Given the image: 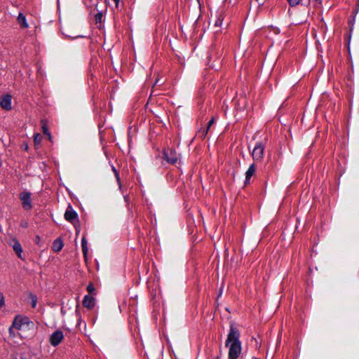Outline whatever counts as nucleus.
Segmentation results:
<instances>
[{"instance_id":"1","label":"nucleus","mask_w":359,"mask_h":359,"mask_svg":"<svg viewBox=\"0 0 359 359\" xmlns=\"http://www.w3.org/2000/svg\"><path fill=\"white\" fill-rule=\"evenodd\" d=\"M240 337L241 333L239 330L231 324L225 341V346L229 347L228 359H238L242 351V344L240 341Z\"/></svg>"},{"instance_id":"2","label":"nucleus","mask_w":359,"mask_h":359,"mask_svg":"<svg viewBox=\"0 0 359 359\" xmlns=\"http://www.w3.org/2000/svg\"><path fill=\"white\" fill-rule=\"evenodd\" d=\"M163 158L170 164H175L178 160L175 150L172 148H167L163 150Z\"/></svg>"},{"instance_id":"3","label":"nucleus","mask_w":359,"mask_h":359,"mask_svg":"<svg viewBox=\"0 0 359 359\" xmlns=\"http://www.w3.org/2000/svg\"><path fill=\"white\" fill-rule=\"evenodd\" d=\"M20 199L21 200L22 208L25 210H28L32 209L31 194L29 192H22L20 194Z\"/></svg>"},{"instance_id":"4","label":"nucleus","mask_w":359,"mask_h":359,"mask_svg":"<svg viewBox=\"0 0 359 359\" xmlns=\"http://www.w3.org/2000/svg\"><path fill=\"white\" fill-rule=\"evenodd\" d=\"M63 338V332L61 330H56L50 336L49 341L52 346H56L62 341Z\"/></svg>"},{"instance_id":"5","label":"nucleus","mask_w":359,"mask_h":359,"mask_svg":"<svg viewBox=\"0 0 359 359\" xmlns=\"http://www.w3.org/2000/svg\"><path fill=\"white\" fill-rule=\"evenodd\" d=\"M65 218L67 221L74 223V220L78 218V215L75 210H73L72 207L69 205L67 210L65 213Z\"/></svg>"},{"instance_id":"6","label":"nucleus","mask_w":359,"mask_h":359,"mask_svg":"<svg viewBox=\"0 0 359 359\" xmlns=\"http://www.w3.org/2000/svg\"><path fill=\"white\" fill-rule=\"evenodd\" d=\"M264 147L262 142H257L253 149L252 156L255 159L262 158L264 154Z\"/></svg>"},{"instance_id":"7","label":"nucleus","mask_w":359,"mask_h":359,"mask_svg":"<svg viewBox=\"0 0 359 359\" xmlns=\"http://www.w3.org/2000/svg\"><path fill=\"white\" fill-rule=\"evenodd\" d=\"M11 99L12 97L11 95L7 94L6 95H4L0 101L1 107L5 110H11L12 108Z\"/></svg>"},{"instance_id":"8","label":"nucleus","mask_w":359,"mask_h":359,"mask_svg":"<svg viewBox=\"0 0 359 359\" xmlns=\"http://www.w3.org/2000/svg\"><path fill=\"white\" fill-rule=\"evenodd\" d=\"M10 245L12 246L13 250L15 252L18 257L22 259L21 254L22 252V249L19 241L15 238H13L11 240Z\"/></svg>"},{"instance_id":"9","label":"nucleus","mask_w":359,"mask_h":359,"mask_svg":"<svg viewBox=\"0 0 359 359\" xmlns=\"http://www.w3.org/2000/svg\"><path fill=\"white\" fill-rule=\"evenodd\" d=\"M83 306L88 309H92L95 304V299L90 295H86L83 300Z\"/></svg>"},{"instance_id":"10","label":"nucleus","mask_w":359,"mask_h":359,"mask_svg":"<svg viewBox=\"0 0 359 359\" xmlns=\"http://www.w3.org/2000/svg\"><path fill=\"white\" fill-rule=\"evenodd\" d=\"M256 171V165L255 163H252L250 165L248 170L245 172V184L250 183V178L252 176L255 174Z\"/></svg>"},{"instance_id":"11","label":"nucleus","mask_w":359,"mask_h":359,"mask_svg":"<svg viewBox=\"0 0 359 359\" xmlns=\"http://www.w3.org/2000/svg\"><path fill=\"white\" fill-rule=\"evenodd\" d=\"M134 302H135V300L133 299L132 297H130V298L128 300V312H129V318H128V321L130 323H131L133 320H134V307H133V305H134Z\"/></svg>"},{"instance_id":"12","label":"nucleus","mask_w":359,"mask_h":359,"mask_svg":"<svg viewBox=\"0 0 359 359\" xmlns=\"http://www.w3.org/2000/svg\"><path fill=\"white\" fill-rule=\"evenodd\" d=\"M63 247L62 241L60 238H57L53 243V250L55 252H60Z\"/></svg>"},{"instance_id":"13","label":"nucleus","mask_w":359,"mask_h":359,"mask_svg":"<svg viewBox=\"0 0 359 359\" xmlns=\"http://www.w3.org/2000/svg\"><path fill=\"white\" fill-rule=\"evenodd\" d=\"M17 20H18V22L20 25L21 27H22V28L28 27V24L26 21V18L22 13H19Z\"/></svg>"},{"instance_id":"14","label":"nucleus","mask_w":359,"mask_h":359,"mask_svg":"<svg viewBox=\"0 0 359 359\" xmlns=\"http://www.w3.org/2000/svg\"><path fill=\"white\" fill-rule=\"evenodd\" d=\"M23 324V319L22 318H19L16 316L13 322V327L17 330H20L22 325Z\"/></svg>"},{"instance_id":"15","label":"nucleus","mask_w":359,"mask_h":359,"mask_svg":"<svg viewBox=\"0 0 359 359\" xmlns=\"http://www.w3.org/2000/svg\"><path fill=\"white\" fill-rule=\"evenodd\" d=\"M81 248H82V252L83 254V256L85 259H86L87 253H88V246H87V241L86 239L85 236H83L81 240Z\"/></svg>"},{"instance_id":"16","label":"nucleus","mask_w":359,"mask_h":359,"mask_svg":"<svg viewBox=\"0 0 359 359\" xmlns=\"http://www.w3.org/2000/svg\"><path fill=\"white\" fill-rule=\"evenodd\" d=\"M41 128H42L43 135H50V133L48 132V126L46 124V122L44 120L41 121Z\"/></svg>"},{"instance_id":"17","label":"nucleus","mask_w":359,"mask_h":359,"mask_svg":"<svg viewBox=\"0 0 359 359\" xmlns=\"http://www.w3.org/2000/svg\"><path fill=\"white\" fill-rule=\"evenodd\" d=\"M43 136H34V142L36 148H37L40 145L43 140Z\"/></svg>"},{"instance_id":"18","label":"nucleus","mask_w":359,"mask_h":359,"mask_svg":"<svg viewBox=\"0 0 359 359\" xmlns=\"http://www.w3.org/2000/svg\"><path fill=\"white\" fill-rule=\"evenodd\" d=\"M86 290L89 294H94V292L95 291V287L94 285L93 284V283H90L88 285Z\"/></svg>"},{"instance_id":"19","label":"nucleus","mask_w":359,"mask_h":359,"mask_svg":"<svg viewBox=\"0 0 359 359\" xmlns=\"http://www.w3.org/2000/svg\"><path fill=\"white\" fill-rule=\"evenodd\" d=\"M102 19V13L101 12H98L95 15V20L96 23H100Z\"/></svg>"},{"instance_id":"20","label":"nucleus","mask_w":359,"mask_h":359,"mask_svg":"<svg viewBox=\"0 0 359 359\" xmlns=\"http://www.w3.org/2000/svg\"><path fill=\"white\" fill-rule=\"evenodd\" d=\"M214 122H215V119H214V118H212V119L208 122V126H207L206 129H205L203 132H204V133H208V131H209V129H210V126L214 123Z\"/></svg>"},{"instance_id":"21","label":"nucleus","mask_w":359,"mask_h":359,"mask_svg":"<svg viewBox=\"0 0 359 359\" xmlns=\"http://www.w3.org/2000/svg\"><path fill=\"white\" fill-rule=\"evenodd\" d=\"M301 1L302 0H287V1L289 2L290 5L292 6L298 5L300 3Z\"/></svg>"},{"instance_id":"22","label":"nucleus","mask_w":359,"mask_h":359,"mask_svg":"<svg viewBox=\"0 0 359 359\" xmlns=\"http://www.w3.org/2000/svg\"><path fill=\"white\" fill-rule=\"evenodd\" d=\"M4 305V297L2 293H0V309Z\"/></svg>"},{"instance_id":"23","label":"nucleus","mask_w":359,"mask_h":359,"mask_svg":"<svg viewBox=\"0 0 359 359\" xmlns=\"http://www.w3.org/2000/svg\"><path fill=\"white\" fill-rule=\"evenodd\" d=\"M222 20H223V19H222V18H219L216 20L215 25L216 27H219V26H221V25H222Z\"/></svg>"},{"instance_id":"24","label":"nucleus","mask_w":359,"mask_h":359,"mask_svg":"<svg viewBox=\"0 0 359 359\" xmlns=\"http://www.w3.org/2000/svg\"><path fill=\"white\" fill-rule=\"evenodd\" d=\"M34 241H35V243H36L38 245H41V244H40V242H41V238H40V236H36L35 237V240H34Z\"/></svg>"},{"instance_id":"25","label":"nucleus","mask_w":359,"mask_h":359,"mask_svg":"<svg viewBox=\"0 0 359 359\" xmlns=\"http://www.w3.org/2000/svg\"><path fill=\"white\" fill-rule=\"evenodd\" d=\"M112 170L114 172V175H115L117 180L119 182V177H118V173L117 170H116V168L114 167H112Z\"/></svg>"},{"instance_id":"26","label":"nucleus","mask_w":359,"mask_h":359,"mask_svg":"<svg viewBox=\"0 0 359 359\" xmlns=\"http://www.w3.org/2000/svg\"><path fill=\"white\" fill-rule=\"evenodd\" d=\"M124 200H125V202L127 203V205L128 206L129 205V202L130 201V198L129 197L128 195H126L124 196Z\"/></svg>"},{"instance_id":"27","label":"nucleus","mask_w":359,"mask_h":359,"mask_svg":"<svg viewBox=\"0 0 359 359\" xmlns=\"http://www.w3.org/2000/svg\"><path fill=\"white\" fill-rule=\"evenodd\" d=\"M20 226H21L22 227H23V228H27V226H28V224H27V222H25V221H22V222H21V224H20Z\"/></svg>"},{"instance_id":"28","label":"nucleus","mask_w":359,"mask_h":359,"mask_svg":"<svg viewBox=\"0 0 359 359\" xmlns=\"http://www.w3.org/2000/svg\"><path fill=\"white\" fill-rule=\"evenodd\" d=\"M36 299L35 298V299H32V307L34 308L36 306Z\"/></svg>"},{"instance_id":"29","label":"nucleus","mask_w":359,"mask_h":359,"mask_svg":"<svg viewBox=\"0 0 359 359\" xmlns=\"http://www.w3.org/2000/svg\"><path fill=\"white\" fill-rule=\"evenodd\" d=\"M22 148L25 149V150H27L28 149V144L27 143L25 144H22Z\"/></svg>"},{"instance_id":"30","label":"nucleus","mask_w":359,"mask_h":359,"mask_svg":"<svg viewBox=\"0 0 359 359\" xmlns=\"http://www.w3.org/2000/svg\"><path fill=\"white\" fill-rule=\"evenodd\" d=\"M14 328V327H13V325H11L9 328V332L11 334H13V329Z\"/></svg>"},{"instance_id":"31","label":"nucleus","mask_w":359,"mask_h":359,"mask_svg":"<svg viewBox=\"0 0 359 359\" xmlns=\"http://www.w3.org/2000/svg\"><path fill=\"white\" fill-rule=\"evenodd\" d=\"M128 210L130 212V215H132L133 214V211H132V209L129 206H128Z\"/></svg>"},{"instance_id":"32","label":"nucleus","mask_w":359,"mask_h":359,"mask_svg":"<svg viewBox=\"0 0 359 359\" xmlns=\"http://www.w3.org/2000/svg\"><path fill=\"white\" fill-rule=\"evenodd\" d=\"M79 229H76V236L79 234Z\"/></svg>"},{"instance_id":"33","label":"nucleus","mask_w":359,"mask_h":359,"mask_svg":"<svg viewBox=\"0 0 359 359\" xmlns=\"http://www.w3.org/2000/svg\"><path fill=\"white\" fill-rule=\"evenodd\" d=\"M48 137L49 140H50V141H51L52 136H51V135H49V136H48Z\"/></svg>"},{"instance_id":"34","label":"nucleus","mask_w":359,"mask_h":359,"mask_svg":"<svg viewBox=\"0 0 359 359\" xmlns=\"http://www.w3.org/2000/svg\"><path fill=\"white\" fill-rule=\"evenodd\" d=\"M158 82H159V79H156V81L155 82V85L157 84Z\"/></svg>"},{"instance_id":"35","label":"nucleus","mask_w":359,"mask_h":359,"mask_svg":"<svg viewBox=\"0 0 359 359\" xmlns=\"http://www.w3.org/2000/svg\"><path fill=\"white\" fill-rule=\"evenodd\" d=\"M115 3H118V0H113Z\"/></svg>"},{"instance_id":"36","label":"nucleus","mask_w":359,"mask_h":359,"mask_svg":"<svg viewBox=\"0 0 359 359\" xmlns=\"http://www.w3.org/2000/svg\"><path fill=\"white\" fill-rule=\"evenodd\" d=\"M132 141V139L130 138V140H129V144H130V142Z\"/></svg>"}]
</instances>
